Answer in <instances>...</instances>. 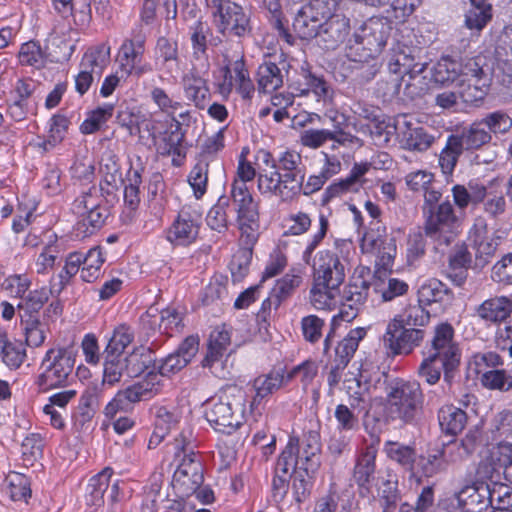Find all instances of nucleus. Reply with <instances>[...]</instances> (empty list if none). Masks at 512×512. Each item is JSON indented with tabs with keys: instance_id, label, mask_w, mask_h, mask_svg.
I'll list each match as a JSON object with an SVG mask.
<instances>
[{
	"instance_id": "obj_1",
	"label": "nucleus",
	"mask_w": 512,
	"mask_h": 512,
	"mask_svg": "<svg viewBox=\"0 0 512 512\" xmlns=\"http://www.w3.org/2000/svg\"><path fill=\"white\" fill-rule=\"evenodd\" d=\"M262 163L266 168L257 174L258 191L278 200H289L301 187V155L293 150L280 152L276 158L268 151H261Z\"/></svg>"
},
{
	"instance_id": "obj_2",
	"label": "nucleus",
	"mask_w": 512,
	"mask_h": 512,
	"mask_svg": "<svg viewBox=\"0 0 512 512\" xmlns=\"http://www.w3.org/2000/svg\"><path fill=\"white\" fill-rule=\"evenodd\" d=\"M246 393L236 386L228 387L206 403L205 417L212 428L231 434L245 420Z\"/></svg>"
},
{
	"instance_id": "obj_3",
	"label": "nucleus",
	"mask_w": 512,
	"mask_h": 512,
	"mask_svg": "<svg viewBox=\"0 0 512 512\" xmlns=\"http://www.w3.org/2000/svg\"><path fill=\"white\" fill-rule=\"evenodd\" d=\"M424 393L416 380L397 379L387 390L385 410L392 421L406 425L417 422L423 411Z\"/></svg>"
},
{
	"instance_id": "obj_4",
	"label": "nucleus",
	"mask_w": 512,
	"mask_h": 512,
	"mask_svg": "<svg viewBox=\"0 0 512 512\" xmlns=\"http://www.w3.org/2000/svg\"><path fill=\"white\" fill-rule=\"evenodd\" d=\"M321 436L318 429L304 431L302 437L291 436L279 459L286 461L294 472L314 473L320 466Z\"/></svg>"
},
{
	"instance_id": "obj_5",
	"label": "nucleus",
	"mask_w": 512,
	"mask_h": 512,
	"mask_svg": "<svg viewBox=\"0 0 512 512\" xmlns=\"http://www.w3.org/2000/svg\"><path fill=\"white\" fill-rule=\"evenodd\" d=\"M429 355L437 357L442 363L444 383L442 389L444 394H448L461 360V350L450 323L441 322L434 327Z\"/></svg>"
},
{
	"instance_id": "obj_6",
	"label": "nucleus",
	"mask_w": 512,
	"mask_h": 512,
	"mask_svg": "<svg viewBox=\"0 0 512 512\" xmlns=\"http://www.w3.org/2000/svg\"><path fill=\"white\" fill-rule=\"evenodd\" d=\"M425 236L438 245L448 246L460 232L462 220L457 216L453 203L446 199L440 206L422 213Z\"/></svg>"
},
{
	"instance_id": "obj_7",
	"label": "nucleus",
	"mask_w": 512,
	"mask_h": 512,
	"mask_svg": "<svg viewBox=\"0 0 512 512\" xmlns=\"http://www.w3.org/2000/svg\"><path fill=\"white\" fill-rule=\"evenodd\" d=\"M230 198L237 214V224L242 241L246 246H253L258 240L259 209L247 184L232 182Z\"/></svg>"
},
{
	"instance_id": "obj_8",
	"label": "nucleus",
	"mask_w": 512,
	"mask_h": 512,
	"mask_svg": "<svg viewBox=\"0 0 512 512\" xmlns=\"http://www.w3.org/2000/svg\"><path fill=\"white\" fill-rule=\"evenodd\" d=\"M147 33L141 24L135 25L120 45L116 62L123 76L141 77L152 72V65L145 61Z\"/></svg>"
},
{
	"instance_id": "obj_9",
	"label": "nucleus",
	"mask_w": 512,
	"mask_h": 512,
	"mask_svg": "<svg viewBox=\"0 0 512 512\" xmlns=\"http://www.w3.org/2000/svg\"><path fill=\"white\" fill-rule=\"evenodd\" d=\"M160 376L150 372L148 376L123 390H119L104 408L107 418L113 419L118 412H128L135 403L147 401L160 392Z\"/></svg>"
},
{
	"instance_id": "obj_10",
	"label": "nucleus",
	"mask_w": 512,
	"mask_h": 512,
	"mask_svg": "<svg viewBox=\"0 0 512 512\" xmlns=\"http://www.w3.org/2000/svg\"><path fill=\"white\" fill-rule=\"evenodd\" d=\"M217 30L242 37L250 31V17L242 6L230 0H205Z\"/></svg>"
},
{
	"instance_id": "obj_11",
	"label": "nucleus",
	"mask_w": 512,
	"mask_h": 512,
	"mask_svg": "<svg viewBox=\"0 0 512 512\" xmlns=\"http://www.w3.org/2000/svg\"><path fill=\"white\" fill-rule=\"evenodd\" d=\"M75 359L67 349H50L46 352L40 366L37 385L42 391L66 385L72 373Z\"/></svg>"
},
{
	"instance_id": "obj_12",
	"label": "nucleus",
	"mask_w": 512,
	"mask_h": 512,
	"mask_svg": "<svg viewBox=\"0 0 512 512\" xmlns=\"http://www.w3.org/2000/svg\"><path fill=\"white\" fill-rule=\"evenodd\" d=\"M110 51V46L102 43L85 52L75 76V89L80 95H84L92 83L100 79L109 64Z\"/></svg>"
},
{
	"instance_id": "obj_13",
	"label": "nucleus",
	"mask_w": 512,
	"mask_h": 512,
	"mask_svg": "<svg viewBox=\"0 0 512 512\" xmlns=\"http://www.w3.org/2000/svg\"><path fill=\"white\" fill-rule=\"evenodd\" d=\"M365 274L369 276L370 271L362 267L360 270H356L350 278L349 283L344 287L341 294L340 311L333 317V321L339 319L350 322L357 316L360 307L368 297L370 283L365 278Z\"/></svg>"
},
{
	"instance_id": "obj_14",
	"label": "nucleus",
	"mask_w": 512,
	"mask_h": 512,
	"mask_svg": "<svg viewBox=\"0 0 512 512\" xmlns=\"http://www.w3.org/2000/svg\"><path fill=\"white\" fill-rule=\"evenodd\" d=\"M203 465L197 454H185L173 475L172 486L180 497L193 495L203 484Z\"/></svg>"
},
{
	"instance_id": "obj_15",
	"label": "nucleus",
	"mask_w": 512,
	"mask_h": 512,
	"mask_svg": "<svg viewBox=\"0 0 512 512\" xmlns=\"http://www.w3.org/2000/svg\"><path fill=\"white\" fill-rule=\"evenodd\" d=\"M202 223V213L198 208L184 206L168 229L167 239L174 245L188 246L196 241Z\"/></svg>"
},
{
	"instance_id": "obj_16",
	"label": "nucleus",
	"mask_w": 512,
	"mask_h": 512,
	"mask_svg": "<svg viewBox=\"0 0 512 512\" xmlns=\"http://www.w3.org/2000/svg\"><path fill=\"white\" fill-rule=\"evenodd\" d=\"M379 443L380 437L372 435L371 441L369 443L365 442L364 447L356 453L352 479L358 486L361 494L369 493L371 490L372 482L375 478Z\"/></svg>"
},
{
	"instance_id": "obj_17",
	"label": "nucleus",
	"mask_w": 512,
	"mask_h": 512,
	"mask_svg": "<svg viewBox=\"0 0 512 512\" xmlns=\"http://www.w3.org/2000/svg\"><path fill=\"white\" fill-rule=\"evenodd\" d=\"M395 65L399 66L398 72L402 74L396 84L397 92L403 90L407 96L414 98L428 89L427 76L424 75L428 65L426 62H415L413 58L405 55L403 62L397 60ZM394 72L396 73L397 70L395 69Z\"/></svg>"
},
{
	"instance_id": "obj_18",
	"label": "nucleus",
	"mask_w": 512,
	"mask_h": 512,
	"mask_svg": "<svg viewBox=\"0 0 512 512\" xmlns=\"http://www.w3.org/2000/svg\"><path fill=\"white\" fill-rule=\"evenodd\" d=\"M425 332L421 328L406 327L398 322H390L383 336L385 346L394 354H409L421 344Z\"/></svg>"
},
{
	"instance_id": "obj_19",
	"label": "nucleus",
	"mask_w": 512,
	"mask_h": 512,
	"mask_svg": "<svg viewBox=\"0 0 512 512\" xmlns=\"http://www.w3.org/2000/svg\"><path fill=\"white\" fill-rule=\"evenodd\" d=\"M313 270V280L340 287L345 279V268L338 255L329 249L315 254L314 262L309 265Z\"/></svg>"
},
{
	"instance_id": "obj_20",
	"label": "nucleus",
	"mask_w": 512,
	"mask_h": 512,
	"mask_svg": "<svg viewBox=\"0 0 512 512\" xmlns=\"http://www.w3.org/2000/svg\"><path fill=\"white\" fill-rule=\"evenodd\" d=\"M230 344L231 335L225 326L216 327L211 332L203 366L208 367L218 377H224L222 362Z\"/></svg>"
},
{
	"instance_id": "obj_21",
	"label": "nucleus",
	"mask_w": 512,
	"mask_h": 512,
	"mask_svg": "<svg viewBox=\"0 0 512 512\" xmlns=\"http://www.w3.org/2000/svg\"><path fill=\"white\" fill-rule=\"evenodd\" d=\"M475 314L487 325L500 326L512 316V296L489 297L475 308Z\"/></svg>"
},
{
	"instance_id": "obj_22",
	"label": "nucleus",
	"mask_w": 512,
	"mask_h": 512,
	"mask_svg": "<svg viewBox=\"0 0 512 512\" xmlns=\"http://www.w3.org/2000/svg\"><path fill=\"white\" fill-rule=\"evenodd\" d=\"M333 331L326 336L324 340V353L341 366H347L358 349L359 343L365 338L367 331L363 327L351 329L348 334L340 340L334 348V355L328 354L332 344Z\"/></svg>"
},
{
	"instance_id": "obj_23",
	"label": "nucleus",
	"mask_w": 512,
	"mask_h": 512,
	"mask_svg": "<svg viewBox=\"0 0 512 512\" xmlns=\"http://www.w3.org/2000/svg\"><path fill=\"white\" fill-rule=\"evenodd\" d=\"M398 139L404 149L417 152L428 150L434 142L433 135L429 134L425 128L413 124L406 115L400 117Z\"/></svg>"
},
{
	"instance_id": "obj_24",
	"label": "nucleus",
	"mask_w": 512,
	"mask_h": 512,
	"mask_svg": "<svg viewBox=\"0 0 512 512\" xmlns=\"http://www.w3.org/2000/svg\"><path fill=\"white\" fill-rule=\"evenodd\" d=\"M349 31V20L341 15H336L321 22L315 39L323 49H335L342 43Z\"/></svg>"
},
{
	"instance_id": "obj_25",
	"label": "nucleus",
	"mask_w": 512,
	"mask_h": 512,
	"mask_svg": "<svg viewBox=\"0 0 512 512\" xmlns=\"http://www.w3.org/2000/svg\"><path fill=\"white\" fill-rule=\"evenodd\" d=\"M55 276L50 280V287L43 286L25 294L17 305L21 319L38 318V313L43 308L50 296L59 295L62 291L57 290Z\"/></svg>"
},
{
	"instance_id": "obj_26",
	"label": "nucleus",
	"mask_w": 512,
	"mask_h": 512,
	"mask_svg": "<svg viewBox=\"0 0 512 512\" xmlns=\"http://www.w3.org/2000/svg\"><path fill=\"white\" fill-rule=\"evenodd\" d=\"M453 203L458 210L463 211L469 205L477 206L482 203L487 194V187L478 180H470L467 185L456 184L451 188Z\"/></svg>"
},
{
	"instance_id": "obj_27",
	"label": "nucleus",
	"mask_w": 512,
	"mask_h": 512,
	"mask_svg": "<svg viewBox=\"0 0 512 512\" xmlns=\"http://www.w3.org/2000/svg\"><path fill=\"white\" fill-rule=\"evenodd\" d=\"M183 92L186 99L195 107L204 109L210 97L207 80L195 69H191L182 77Z\"/></svg>"
},
{
	"instance_id": "obj_28",
	"label": "nucleus",
	"mask_w": 512,
	"mask_h": 512,
	"mask_svg": "<svg viewBox=\"0 0 512 512\" xmlns=\"http://www.w3.org/2000/svg\"><path fill=\"white\" fill-rule=\"evenodd\" d=\"M383 452L388 459L400 465L405 471L414 470L417 459L414 446L388 440L384 443Z\"/></svg>"
},
{
	"instance_id": "obj_29",
	"label": "nucleus",
	"mask_w": 512,
	"mask_h": 512,
	"mask_svg": "<svg viewBox=\"0 0 512 512\" xmlns=\"http://www.w3.org/2000/svg\"><path fill=\"white\" fill-rule=\"evenodd\" d=\"M369 167L370 165L367 163H356L345 179L333 183L326 188L324 192V199L330 200L331 198L337 197L343 193L356 191L361 177L368 172Z\"/></svg>"
},
{
	"instance_id": "obj_30",
	"label": "nucleus",
	"mask_w": 512,
	"mask_h": 512,
	"mask_svg": "<svg viewBox=\"0 0 512 512\" xmlns=\"http://www.w3.org/2000/svg\"><path fill=\"white\" fill-rule=\"evenodd\" d=\"M328 216L324 213H319L315 231L306 239L301 253V260L306 265H311L315 260V251L325 239L329 231Z\"/></svg>"
},
{
	"instance_id": "obj_31",
	"label": "nucleus",
	"mask_w": 512,
	"mask_h": 512,
	"mask_svg": "<svg viewBox=\"0 0 512 512\" xmlns=\"http://www.w3.org/2000/svg\"><path fill=\"white\" fill-rule=\"evenodd\" d=\"M438 420L443 432L450 435H457L465 428L467 415L461 408L446 405L439 410Z\"/></svg>"
},
{
	"instance_id": "obj_32",
	"label": "nucleus",
	"mask_w": 512,
	"mask_h": 512,
	"mask_svg": "<svg viewBox=\"0 0 512 512\" xmlns=\"http://www.w3.org/2000/svg\"><path fill=\"white\" fill-rule=\"evenodd\" d=\"M338 294L339 287L313 280L309 300L317 310H331L337 303Z\"/></svg>"
},
{
	"instance_id": "obj_33",
	"label": "nucleus",
	"mask_w": 512,
	"mask_h": 512,
	"mask_svg": "<svg viewBox=\"0 0 512 512\" xmlns=\"http://www.w3.org/2000/svg\"><path fill=\"white\" fill-rule=\"evenodd\" d=\"M462 63L449 57L443 56L431 70L432 80L441 85H449L461 78Z\"/></svg>"
},
{
	"instance_id": "obj_34",
	"label": "nucleus",
	"mask_w": 512,
	"mask_h": 512,
	"mask_svg": "<svg viewBox=\"0 0 512 512\" xmlns=\"http://www.w3.org/2000/svg\"><path fill=\"white\" fill-rule=\"evenodd\" d=\"M81 279L92 283L101 275V269L106 261L105 254L101 247L96 246L82 253Z\"/></svg>"
},
{
	"instance_id": "obj_35",
	"label": "nucleus",
	"mask_w": 512,
	"mask_h": 512,
	"mask_svg": "<svg viewBox=\"0 0 512 512\" xmlns=\"http://www.w3.org/2000/svg\"><path fill=\"white\" fill-rule=\"evenodd\" d=\"M463 152V141L457 135H450L439 155V166L446 176H452L460 155Z\"/></svg>"
},
{
	"instance_id": "obj_36",
	"label": "nucleus",
	"mask_w": 512,
	"mask_h": 512,
	"mask_svg": "<svg viewBox=\"0 0 512 512\" xmlns=\"http://www.w3.org/2000/svg\"><path fill=\"white\" fill-rule=\"evenodd\" d=\"M174 125H171L159 143L157 144V151L161 155H177L183 154L182 142L184 140V132L182 131L181 124L178 120L173 118Z\"/></svg>"
},
{
	"instance_id": "obj_37",
	"label": "nucleus",
	"mask_w": 512,
	"mask_h": 512,
	"mask_svg": "<svg viewBox=\"0 0 512 512\" xmlns=\"http://www.w3.org/2000/svg\"><path fill=\"white\" fill-rule=\"evenodd\" d=\"M258 90L269 93L277 90L283 85V74L281 69L273 62H264L257 70Z\"/></svg>"
},
{
	"instance_id": "obj_38",
	"label": "nucleus",
	"mask_w": 512,
	"mask_h": 512,
	"mask_svg": "<svg viewBox=\"0 0 512 512\" xmlns=\"http://www.w3.org/2000/svg\"><path fill=\"white\" fill-rule=\"evenodd\" d=\"M475 446V434L468 433L463 440L448 443L441 455L447 463H457L466 459L474 451Z\"/></svg>"
},
{
	"instance_id": "obj_39",
	"label": "nucleus",
	"mask_w": 512,
	"mask_h": 512,
	"mask_svg": "<svg viewBox=\"0 0 512 512\" xmlns=\"http://www.w3.org/2000/svg\"><path fill=\"white\" fill-rule=\"evenodd\" d=\"M302 85L303 87L297 88L300 96H306L309 93H313L317 101L326 103L332 100L333 90L323 78L306 72L303 74Z\"/></svg>"
},
{
	"instance_id": "obj_40",
	"label": "nucleus",
	"mask_w": 512,
	"mask_h": 512,
	"mask_svg": "<svg viewBox=\"0 0 512 512\" xmlns=\"http://www.w3.org/2000/svg\"><path fill=\"white\" fill-rule=\"evenodd\" d=\"M103 376L102 386L113 387L119 383L123 374L126 372V365L123 356L108 352H103Z\"/></svg>"
},
{
	"instance_id": "obj_41",
	"label": "nucleus",
	"mask_w": 512,
	"mask_h": 512,
	"mask_svg": "<svg viewBox=\"0 0 512 512\" xmlns=\"http://www.w3.org/2000/svg\"><path fill=\"white\" fill-rule=\"evenodd\" d=\"M126 365V374L129 377H138L143 374L154 362L150 349L135 348L126 357H123Z\"/></svg>"
},
{
	"instance_id": "obj_42",
	"label": "nucleus",
	"mask_w": 512,
	"mask_h": 512,
	"mask_svg": "<svg viewBox=\"0 0 512 512\" xmlns=\"http://www.w3.org/2000/svg\"><path fill=\"white\" fill-rule=\"evenodd\" d=\"M301 282V271L295 268L291 269L281 279L277 280L271 290V293L277 299L275 300L276 305H281L284 300L289 298L294 290L300 286Z\"/></svg>"
},
{
	"instance_id": "obj_43",
	"label": "nucleus",
	"mask_w": 512,
	"mask_h": 512,
	"mask_svg": "<svg viewBox=\"0 0 512 512\" xmlns=\"http://www.w3.org/2000/svg\"><path fill=\"white\" fill-rule=\"evenodd\" d=\"M284 376L279 373H270L257 377L253 382L255 395L251 402V407L258 405L262 399L278 390L283 384Z\"/></svg>"
},
{
	"instance_id": "obj_44",
	"label": "nucleus",
	"mask_w": 512,
	"mask_h": 512,
	"mask_svg": "<svg viewBox=\"0 0 512 512\" xmlns=\"http://www.w3.org/2000/svg\"><path fill=\"white\" fill-rule=\"evenodd\" d=\"M115 106L111 103H105L89 112L87 118L80 125V131L83 134H92L100 128L113 116Z\"/></svg>"
},
{
	"instance_id": "obj_45",
	"label": "nucleus",
	"mask_w": 512,
	"mask_h": 512,
	"mask_svg": "<svg viewBox=\"0 0 512 512\" xmlns=\"http://www.w3.org/2000/svg\"><path fill=\"white\" fill-rule=\"evenodd\" d=\"M142 168L130 169L126 176L127 184L124 188V204L133 212L140 203V185L142 183Z\"/></svg>"
},
{
	"instance_id": "obj_46",
	"label": "nucleus",
	"mask_w": 512,
	"mask_h": 512,
	"mask_svg": "<svg viewBox=\"0 0 512 512\" xmlns=\"http://www.w3.org/2000/svg\"><path fill=\"white\" fill-rule=\"evenodd\" d=\"M321 23L311 13L301 7L297 12L294 21L293 29L299 38L303 40H310L315 38Z\"/></svg>"
},
{
	"instance_id": "obj_47",
	"label": "nucleus",
	"mask_w": 512,
	"mask_h": 512,
	"mask_svg": "<svg viewBox=\"0 0 512 512\" xmlns=\"http://www.w3.org/2000/svg\"><path fill=\"white\" fill-rule=\"evenodd\" d=\"M400 117L377 120L371 128V136L377 145H386L400 130Z\"/></svg>"
},
{
	"instance_id": "obj_48",
	"label": "nucleus",
	"mask_w": 512,
	"mask_h": 512,
	"mask_svg": "<svg viewBox=\"0 0 512 512\" xmlns=\"http://www.w3.org/2000/svg\"><path fill=\"white\" fill-rule=\"evenodd\" d=\"M134 337L135 333L132 327L120 324L113 330L104 351L123 356V352L133 342Z\"/></svg>"
},
{
	"instance_id": "obj_49",
	"label": "nucleus",
	"mask_w": 512,
	"mask_h": 512,
	"mask_svg": "<svg viewBox=\"0 0 512 512\" xmlns=\"http://www.w3.org/2000/svg\"><path fill=\"white\" fill-rule=\"evenodd\" d=\"M430 321V313L422 304L410 305L391 322H398L406 327L421 328Z\"/></svg>"
},
{
	"instance_id": "obj_50",
	"label": "nucleus",
	"mask_w": 512,
	"mask_h": 512,
	"mask_svg": "<svg viewBox=\"0 0 512 512\" xmlns=\"http://www.w3.org/2000/svg\"><path fill=\"white\" fill-rule=\"evenodd\" d=\"M448 289L441 281L432 278L425 280L418 289V302L422 305H430L441 302L447 295Z\"/></svg>"
},
{
	"instance_id": "obj_51",
	"label": "nucleus",
	"mask_w": 512,
	"mask_h": 512,
	"mask_svg": "<svg viewBox=\"0 0 512 512\" xmlns=\"http://www.w3.org/2000/svg\"><path fill=\"white\" fill-rule=\"evenodd\" d=\"M472 7L468 10L465 16V24L471 30H482L486 24L491 20V5L485 2H476L471 0Z\"/></svg>"
},
{
	"instance_id": "obj_52",
	"label": "nucleus",
	"mask_w": 512,
	"mask_h": 512,
	"mask_svg": "<svg viewBox=\"0 0 512 512\" xmlns=\"http://www.w3.org/2000/svg\"><path fill=\"white\" fill-rule=\"evenodd\" d=\"M209 162L199 159L188 175V183L196 199L202 198L208 186Z\"/></svg>"
},
{
	"instance_id": "obj_53",
	"label": "nucleus",
	"mask_w": 512,
	"mask_h": 512,
	"mask_svg": "<svg viewBox=\"0 0 512 512\" xmlns=\"http://www.w3.org/2000/svg\"><path fill=\"white\" fill-rule=\"evenodd\" d=\"M347 393L349 395V404L354 410L367 412L370 406V393L367 384L361 385L360 380L354 378L347 381Z\"/></svg>"
},
{
	"instance_id": "obj_54",
	"label": "nucleus",
	"mask_w": 512,
	"mask_h": 512,
	"mask_svg": "<svg viewBox=\"0 0 512 512\" xmlns=\"http://www.w3.org/2000/svg\"><path fill=\"white\" fill-rule=\"evenodd\" d=\"M210 28L205 23L197 20L190 27V41L192 46V54L195 59L207 58V37Z\"/></svg>"
},
{
	"instance_id": "obj_55",
	"label": "nucleus",
	"mask_w": 512,
	"mask_h": 512,
	"mask_svg": "<svg viewBox=\"0 0 512 512\" xmlns=\"http://www.w3.org/2000/svg\"><path fill=\"white\" fill-rule=\"evenodd\" d=\"M82 252L73 251L70 252L64 261V266L59 274L55 277L58 279L57 290L62 291L71 281V279L80 271L82 268Z\"/></svg>"
},
{
	"instance_id": "obj_56",
	"label": "nucleus",
	"mask_w": 512,
	"mask_h": 512,
	"mask_svg": "<svg viewBox=\"0 0 512 512\" xmlns=\"http://www.w3.org/2000/svg\"><path fill=\"white\" fill-rule=\"evenodd\" d=\"M7 493L13 501H26L31 496L29 479L22 473L11 472L6 478Z\"/></svg>"
},
{
	"instance_id": "obj_57",
	"label": "nucleus",
	"mask_w": 512,
	"mask_h": 512,
	"mask_svg": "<svg viewBox=\"0 0 512 512\" xmlns=\"http://www.w3.org/2000/svg\"><path fill=\"white\" fill-rule=\"evenodd\" d=\"M481 382L488 389L508 391L512 388V370L493 369L483 372Z\"/></svg>"
},
{
	"instance_id": "obj_58",
	"label": "nucleus",
	"mask_w": 512,
	"mask_h": 512,
	"mask_svg": "<svg viewBox=\"0 0 512 512\" xmlns=\"http://www.w3.org/2000/svg\"><path fill=\"white\" fill-rule=\"evenodd\" d=\"M19 62L22 65L41 68L45 64V53L40 44L29 41L21 45L18 53Z\"/></svg>"
},
{
	"instance_id": "obj_59",
	"label": "nucleus",
	"mask_w": 512,
	"mask_h": 512,
	"mask_svg": "<svg viewBox=\"0 0 512 512\" xmlns=\"http://www.w3.org/2000/svg\"><path fill=\"white\" fill-rule=\"evenodd\" d=\"M460 138L463 141V146L466 145L467 148L475 149L489 143L492 136L490 132L486 130L484 124L481 123L480 119L472 123L469 129L463 133Z\"/></svg>"
},
{
	"instance_id": "obj_60",
	"label": "nucleus",
	"mask_w": 512,
	"mask_h": 512,
	"mask_svg": "<svg viewBox=\"0 0 512 512\" xmlns=\"http://www.w3.org/2000/svg\"><path fill=\"white\" fill-rule=\"evenodd\" d=\"M495 54L499 64L508 66L509 74L512 75V25L505 27L498 36Z\"/></svg>"
},
{
	"instance_id": "obj_61",
	"label": "nucleus",
	"mask_w": 512,
	"mask_h": 512,
	"mask_svg": "<svg viewBox=\"0 0 512 512\" xmlns=\"http://www.w3.org/2000/svg\"><path fill=\"white\" fill-rule=\"evenodd\" d=\"M102 196L96 187H91L87 192L82 193L73 203V211L79 216L87 214L98 208L104 207Z\"/></svg>"
},
{
	"instance_id": "obj_62",
	"label": "nucleus",
	"mask_w": 512,
	"mask_h": 512,
	"mask_svg": "<svg viewBox=\"0 0 512 512\" xmlns=\"http://www.w3.org/2000/svg\"><path fill=\"white\" fill-rule=\"evenodd\" d=\"M31 280L26 274H12L3 279L1 289L10 297L20 298L29 291Z\"/></svg>"
},
{
	"instance_id": "obj_63",
	"label": "nucleus",
	"mask_w": 512,
	"mask_h": 512,
	"mask_svg": "<svg viewBox=\"0 0 512 512\" xmlns=\"http://www.w3.org/2000/svg\"><path fill=\"white\" fill-rule=\"evenodd\" d=\"M408 287L405 281L390 277L377 283L375 291L383 301H392L394 298L406 294Z\"/></svg>"
},
{
	"instance_id": "obj_64",
	"label": "nucleus",
	"mask_w": 512,
	"mask_h": 512,
	"mask_svg": "<svg viewBox=\"0 0 512 512\" xmlns=\"http://www.w3.org/2000/svg\"><path fill=\"white\" fill-rule=\"evenodd\" d=\"M481 123L487 128L490 134H505L512 128V118L502 110L486 114Z\"/></svg>"
}]
</instances>
